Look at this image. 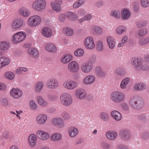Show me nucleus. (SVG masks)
I'll return each mask as SVG.
<instances>
[{
  "label": "nucleus",
  "instance_id": "obj_20",
  "mask_svg": "<svg viewBox=\"0 0 149 149\" xmlns=\"http://www.w3.org/2000/svg\"><path fill=\"white\" fill-rule=\"evenodd\" d=\"M52 123L54 125L60 127H63L64 126L63 120L61 118H55L51 120Z\"/></svg>",
  "mask_w": 149,
  "mask_h": 149
},
{
  "label": "nucleus",
  "instance_id": "obj_59",
  "mask_svg": "<svg viewBox=\"0 0 149 149\" xmlns=\"http://www.w3.org/2000/svg\"><path fill=\"white\" fill-rule=\"evenodd\" d=\"M111 15L112 16H113L117 18H118L120 16V13L118 11H113L111 12Z\"/></svg>",
  "mask_w": 149,
  "mask_h": 149
},
{
  "label": "nucleus",
  "instance_id": "obj_6",
  "mask_svg": "<svg viewBox=\"0 0 149 149\" xmlns=\"http://www.w3.org/2000/svg\"><path fill=\"white\" fill-rule=\"evenodd\" d=\"M84 44L87 49H93L95 47V41L93 38L90 36L85 38L84 41Z\"/></svg>",
  "mask_w": 149,
  "mask_h": 149
},
{
  "label": "nucleus",
  "instance_id": "obj_62",
  "mask_svg": "<svg viewBox=\"0 0 149 149\" xmlns=\"http://www.w3.org/2000/svg\"><path fill=\"white\" fill-rule=\"evenodd\" d=\"M121 106L124 110L125 111L129 110V107L126 103L123 102L122 103Z\"/></svg>",
  "mask_w": 149,
  "mask_h": 149
},
{
  "label": "nucleus",
  "instance_id": "obj_15",
  "mask_svg": "<svg viewBox=\"0 0 149 149\" xmlns=\"http://www.w3.org/2000/svg\"><path fill=\"white\" fill-rule=\"evenodd\" d=\"M24 24V21L22 19L18 18L15 19L12 22L11 28L15 29H17L22 26Z\"/></svg>",
  "mask_w": 149,
  "mask_h": 149
},
{
  "label": "nucleus",
  "instance_id": "obj_13",
  "mask_svg": "<svg viewBox=\"0 0 149 149\" xmlns=\"http://www.w3.org/2000/svg\"><path fill=\"white\" fill-rule=\"evenodd\" d=\"M59 86L58 81L54 79H51L48 80L46 84L47 87L49 89H54Z\"/></svg>",
  "mask_w": 149,
  "mask_h": 149
},
{
  "label": "nucleus",
  "instance_id": "obj_45",
  "mask_svg": "<svg viewBox=\"0 0 149 149\" xmlns=\"http://www.w3.org/2000/svg\"><path fill=\"white\" fill-rule=\"evenodd\" d=\"M61 117L63 120H68L71 118V116L69 113L67 111H63L61 114Z\"/></svg>",
  "mask_w": 149,
  "mask_h": 149
},
{
  "label": "nucleus",
  "instance_id": "obj_3",
  "mask_svg": "<svg viewBox=\"0 0 149 149\" xmlns=\"http://www.w3.org/2000/svg\"><path fill=\"white\" fill-rule=\"evenodd\" d=\"M26 37V34L25 32L22 31L18 32L12 36V42L14 44H18L24 41Z\"/></svg>",
  "mask_w": 149,
  "mask_h": 149
},
{
  "label": "nucleus",
  "instance_id": "obj_33",
  "mask_svg": "<svg viewBox=\"0 0 149 149\" xmlns=\"http://www.w3.org/2000/svg\"><path fill=\"white\" fill-rule=\"evenodd\" d=\"M146 88V85L142 83L135 84L133 87L134 89L137 91H143Z\"/></svg>",
  "mask_w": 149,
  "mask_h": 149
},
{
  "label": "nucleus",
  "instance_id": "obj_24",
  "mask_svg": "<svg viewBox=\"0 0 149 149\" xmlns=\"http://www.w3.org/2000/svg\"><path fill=\"white\" fill-rule=\"evenodd\" d=\"M73 57L70 54H65L63 55L60 59L61 62L63 64H66L72 60Z\"/></svg>",
  "mask_w": 149,
  "mask_h": 149
},
{
  "label": "nucleus",
  "instance_id": "obj_54",
  "mask_svg": "<svg viewBox=\"0 0 149 149\" xmlns=\"http://www.w3.org/2000/svg\"><path fill=\"white\" fill-rule=\"evenodd\" d=\"M84 53V50L81 49H77L74 52L75 55L77 57H81L83 55Z\"/></svg>",
  "mask_w": 149,
  "mask_h": 149
},
{
  "label": "nucleus",
  "instance_id": "obj_18",
  "mask_svg": "<svg viewBox=\"0 0 149 149\" xmlns=\"http://www.w3.org/2000/svg\"><path fill=\"white\" fill-rule=\"evenodd\" d=\"M95 76L89 75L85 77L82 80L83 83L85 85H90L94 83L95 81Z\"/></svg>",
  "mask_w": 149,
  "mask_h": 149
},
{
  "label": "nucleus",
  "instance_id": "obj_1",
  "mask_svg": "<svg viewBox=\"0 0 149 149\" xmlns=\"http://www.w3.org/2000/svg\"><path fill=\"white\" fill-rule=\"evenodd\" d=\"M31 6L34 10L41 12L46 8L47 2L46 0H35L32 2Z\"/></svg>",
  "mask_w": 149,
  "mask_h": 149
},
{
  "label": "nucleus",
  "instance_id": "obj_44",
  "mask_svg": "<svg viewBox=\"0 0 149 149\" xmlns=\"http://www.w3.org/2000/svg\"><path fill=\"white\" fill-rule=\"evenodd\" d=\"M149 43V36L142 38L138 41V43L140 45H145Z\"/></svg>",
  "mask_w": 149,
  "mask_h": 149
},
{
  "label": "nucleus",
  "instance_id": "obj_28",
  "mask_svg": "<svg viewBox=\"0 0 149 149\" xmlns=\"http://www.w3.org/2000/svg\"><path fill=\"white\" fill-rule=\"evenodd\" d=\"M117 133L113 131H109L106 133V136L110 140H114L116 138Z\"/></svg>",
  "mask_w": 149,
  "mask_h": 149
},
{
  "label": "nucleus",
  "instance_id": "obj_10",
  "mask_svg": "<svg viewBox=\"0 0 149 149\" xmlns=\"http://www.w3.org/2000/svg\"><path fill=\"white\" fill-rule=\"evenodd\" d=\"M79 65L75 61H72L69 63L68 66V69L69 72H77L79 70Z\"/></svg>",
  "mask_w": 149,
  "mask_h": 149
},
{
  "label": "nucleus",
  "instance_id": "obj_48",
  "mask_svg": "<svg viewBox=\"0 0 149 149\" xmlns=\"http://www.w3.org/2000/svg\"><path fill=\"white\" fill-rule=\"evenodd\" d=\"M95 71L97 75L99 76L103 77L105 75L104 72L102 70L101 67L99 66L96 67Z\"/></svg>",
  "mask_w": 149,
  "mask_h": 149
},
{
  "label": "nucleus",
  "instance_id": "obj_12",
  "mask_svg": "<svg viewBox=\"0 0 149 149\" xmlns=\"http://www.w3.org/2000/svg\"><path fill=\"white\" fill-rule=\"evenodd\" d=\"M36 134L40 139L43 141L48 139L50 136V134L48 132L42 130L37 131Z\"/></svg>",
  "mask_w": 149,
  "mask_h": 149
},
{
  "label": "nucleus",
  "instance_id": "obj_40",
  "mask_svg": "<svg viewBox=\"0 0 149 149\" xmlns=\"http://www.w3.org/2000/svg\"><path fill=\"white\" fill-rule=\"evenodd\" d=\"M120 136L123 139L127 140L129 139L130 137V132L127 130H124L121 132Z\"/></svg>",
  "mask_w": 149,
  "mask_h": 149
},
{
  "label": "nucleus",
  "instance_id": "obj_25",
  "mask_svg": "<svg viewBox=\"0 0 149 149\" xmlns=\"http://www.w3.org/2000/svg\"><path fill=\"white\" fill-rule=\"evenodd\" d=\"M111 116L115 120L119 121L122 118V116L121 114L118 111L113 110L110 112Z\"/></svg>",
  "mask_w": 149,
  "mask_h": 149
},
{
  "label": "nucleus",
  "instance_id": "obj_42",
  "mask_svg": "<svg viewBox=\"0 0 149 149\" xmlns=\"http://www.w3.org/2000/svg\"><path fill=\"white\" fill-rule=\"evenodd\" d=\"M51 6L52 9L57 12H60L61 10V7L60 5H58L54 1L51 2Z\"/></svg>",
  "mask_w": 149,
  "mask_h": 149
},
{
  "label": "nucleus",
  "instance_id": "obj_41",
  "mask_svg": "<svg viewBox=\"0 0 149 149\" xmlns=\"http://www.w3.org/2000/svg\"><path fill=\"white\" fill-rule=\"evenodd\" d=\"M127 31L126 27L123 26H120L117 27L116 32L118 35H121Z\"/></svg>",
  "mask_w": 149,
  "mask_h": 149
},
{
  "label": "nucleus",
  "instance_id": "obj_26",
  "mask_svg": "<svg viewBox=\"0 0 149 149\" xmlns=\"http://www.w3.org/2000/svg\"><path fill=\"white\" fill-rule=\"evenodd\" d=\"M132 64L136 68L140 67L142 65L143 61L141 58H134L132 60Z\"/></svg>",
  "mask_w": 149,
  "mask_h": 149
},
{
  "label": "nucleus",
  "instance_id": "obj_23",
  "mask_svg": "<svg viewBox=\"0 0 149 149\" xmlns=\"http://www.w3.org/2000/svg\"><path fill=\"white\" fill-rule=\"evenodd\" d=\"M79 131L78 129L73 126L69 127L68 130V133L71 137H74L77 135Z\"/></svg>",
  "mask_w": 149,
  "mask_h": 149
},
{
  "label": "nucleus",
  "instance_id": "obj_36",
  "mask_svg": "<svg viewBox=\"0 0 149 149\" xmlns=\"http://www.w3.org/2000/svg\"><path fill=\"white\" fill-rule=\"evenodd\" d=\"M62 138L61 135L58 133H54L51 136V140L52 141L57 142L61 140Z\"/></svg>",
  "mask_w": 149,
  "mask_h": 149
},
{
  "label": "nucleus",
  "instance_id": "obj_4",
  "mask_svg": "<svg viewBox=\"0 0 149 149\" xmlns=\"http://www.w3.org/2000/svg\"><path fill=\"white\" fill-rule=\"evenodd\" d=\"M110 98L112 101L115 103H119L123 101L125 99V95L122 92L115 91L110 95Z\"/></svg>",
  "mask_w": 149,
  "mask_h": 149
},
{
  "label": "nucleus",
  "instance_id": "obj_38",
  "mask_svg": "<svg viewBox=\"0 0 149 149\" xmlns=\"http://www.w3.org/2000/svg\"><path fill=\"white\" fill-rule=\"evenodd\" d=\"M36 100L38 104L42 107H46L48 104L47 102L42 97L39 96H37Z\"/></svg>",
  "mask_w": 149,
  "mask_h": 149
},
{
  "label": "nucleus",
  "instance_id": "obj_21",
  "mask_svg": "<svg viewBox=\"0 0 149 149\" xmlns=\"http://www.w3.org/2000/svg\"><path fill=\"white\" fill-rule=\"evenodd\" d=\"M41 33L44 36L47 38H49L52 35V31L50 27H44L41 29Z\"/></svg>",
  "mask_w": 149,
  "mask_h": 149
},
{
  "label": "nucleus",
  "instance_id": "obj_30",
  "mask_svg": "<svg viewBox=\"0 0 149 149\" xmlns=\"http://www.w3.org/2000/svg\"><path fill=\"white\" fill-rule=\"evenodd\" d=\"M107 43L109 48L113 49L116 45V42L114 38L112 36H108L106 38Z\"/></svg>",
  "mask_w": 149,
  "mask_h": 149
},
{
  "label": "nucleus",
  "instance_id": "obj_47",
  "mask_svg": "<svg viewBox=\"0 0 149 149\" xmlns=\"http://www.w3.org/2000/svg\"><path fill=\"white\" fill-rule=\"evenodd\" d=\"M92 29L93 31L96 34H100L102 33V29L100 26H94L92 27Z\"/></svg>",
  "mask_w": 149,
  "mask_h": 149
},
{
  "label": "nucleus",
  "instance_id": "obj_2",
  "mask_svg": "<svg viewBox=\"0 0 149 149\" xmlns=\"http://www.w3.org/2000/svg\"><path fill=\"white\" fill-rule=\"evenodd\" d=\"M42 19L40 16L34 15L31 16L27 19V24L31 27H35L39 26L41 23Z\"/></svg>",
  "mask_w": 149,
  "mask_h": 149
},
{
  "label": "nucleus",
  "instance_id": "obj_57",
  "mask_svg": "<svg viewBox=\"0 0 149 149\" xmlns=\"http://www.w3.org/2000/svg\"><path fill=\"white\" fill-rule=\"evenodd\" d=\"M141 6L144 8L149 6V0H140Z\"/></svg>",
  "mask_w": 149,
  "mask_h": 149
},
{
  "label": "nucleus",
  "instance_id": "obj_29",
  "mask_svg": "<svg viewBox=\"0 0 149 149\" xmlns=\"http://www.w3.org/2000/svg\"><path fill=\"white\" fill-rule=\"evenodd\" d=\"M131 14V13L129 10L125 8L122 9L121 17L123 20H127L129 19L130 16Z\"/></svg>",
  "mask_w": 149,
  "mask_h": 149
},
{
  "label": "nucleus",
  "instance_id": "obj_37",
  "mask_svg": "<svg viewBox=\"0 0 149 149\" xmlns=\"http://www.w3.org/2000/svg\"><path fill=\"white\" fill-rule=\"evenodd\" d=\"M130 80V79L129 77H126L123 79L120 83V88L122 89L126 88Z\"/></svg>",
  "mask_w": 149,
  "mask_h": 149
},
{
  "label": "nucleus",
  "instance_id": "obj_5",
  "mask_svg": "<svg viewBox=\"0 0 149 149\" xmlns=\"http://www.w3.org/2000/svg\"><path fill=\"white\" fill-rule=\"evenodd\" d=\"M60 99L61 104L65 106L70 105L72 102L71 96L68 93L62 94L60 96Z\"/></svg>",
  "mask_w": 149,
  "mask_h": 149
},
{
  "label": "nucleus",
  "instance_id": "obj_63",
  "mask_svg": "<svg viewBox=\"0 0 149 149\" xmlns=\"http://www.w3.org/2000/svg\"><path fill=\"white\" fill-rule=\"evenodd\" d=\"M85 21L90 20L92 18V15L90 14H88L85 16L84 17Z\"/></svg>",
  "mask_w": 149,
  "mask_h": 149
},
{
  "label": "nucleus",
  "instance_id": "obj_14",
  "mask_svg": "<svg viewBox=\"0 0 149 149\" xmlns=\"http://www.w3.org/2000/svg\"><path fill=\"white\" fill-rule=\"evenodd\" d=\"M37 137L36 134H31L28 137V143L31 147H34L36 146L37 143Z\"/></svg>",
  "mask_w": 149,
  "mask_h": 149
},
{
  "label": "nucleus",
  "instance_id": "obj_19",
  "mask_svg": "<svg viewBox=\"0 0 149 149\" xmlns=\"http://www.w3.org/2000/svg\"><path fill=\"white\" fill-rule=\"evenodd\" d=\"M11 62V60L8 57L3 56L0 57V69L8 66Z\"/></svg>",
  "mask_w": 149,
  "mask_h": 149
},
{
  "label": "nucleus",
  "instance_id": "obj_11",
  "mask_svg": "<svg viewBox=\"0 0 149 149\" xmlns=\"http://www.w3.org/2000/svg\"><path fill=\"white\" fill-rule=\"evenodd\" d=\"M47 120V115L44 113L38 114L36 116V121L37 124L42 125L45 123Z\"/></svg>",
  "mask_w": 149,
  "mask_h": 149
},
{
  "label": "nucleus",
  "instance_id": "obj_61",
  "mask_svg": "<svg viewBox=\"0 0 149 149\" xmlns=\"http://www.w3.org/2000/svg\"><path fill=\"white\" fill-rule=\"evenodd\" d=\"M102 147L104 149H108L110 148V145L105 142H102L101 143Z\"/></svg>",
  "mask_w": 149,
  "mask_h": 149
},
{
  "label": "nucleus",
  "instance_id": "obj_50",
  "mask_svg": "<svg viewBox=\"0 0 149 149\" xmlns=\"http://www.w3.org/2000/svg\"><path fill=\"white\" fill-rule=\"evenodd\" d=\"M85 2V0H78L73 4V8H78L83 4Z\"/></svg>",
  "mask_w": 149,
  "mask_h": 149
},
{
  "label": "nucleus",
  "instance_id": "obj_16",
  "mask_svg": "<svg viewBox=\"0 0 149 149\" xmlns=\"http://www.w3.org/2000/svg\"><path fill=\"white\" fill-rule=\"evenodd\" d=\"M18 13L19 15L24 17H29L31 14L29 10L25 6H22L19 8Z\"/></svg>",
  "mask_w": 149,
  "mask_h": 149
},
{
  "label": "nucleus",
  "instance_id": "obj_22",
  "mask_svg": "<svg viewBox=\"0 0 149 149\" xmlns=\"http://www.w3.org/2000/svg\"><path fill=\"white\" fill-rule=\"evenodd\" d=\"M138 98L137 97L134 96L130 99L129 104L132 108L135 109L138 106Z\"/></svg>",
  "mask_w": 149,
  "mask_h": 149
},
{
  "label": "nucleus",
  "instance_id": "obj_27",
  "mask_svg": "<svg viewBox=\"0 0 149 149\" xmlns=\"http://www.w3.org/2000/svg\"><path fill=\"white\" fill-rule=\"evenodd\" d=\"M45 49L48 52L52 53H55L57 51V48L56 46L52 43L47 44L45 46Z\"/></svg>",
  "mask_w": 149,
  "mask_h": 149
},
{
  "label": "nucleus",
  "instance_id": "obj_46",
  "mask_svg": "<svg viewBox=\"0 0 149 149\" xmlns=\"http://www.w3.org/2000/svg\"><path fill=\"white\" fill-rule=\"evenodd\" d=\"M148 33L147 29L144 28L140 29L138 31L137 35L139 37H143Z\"/></svg>",
  "mask_w": 149,
  "mask_h": 149
},
{
  "label": "nucleus",
  "instance_id": "obj_32",
  "mask_svg": "<svg viewBox=\"0 0 149 149\" xmlns=\"http://www.w3.org/2000/svg\"><path fill=\"white\" fill-rule=\"evenodd\" d=\"M44 86V83L42 81L37 82L35 85L34 89L36 92L39 93L43 89Z\"/></svg>",
  "mask_w": 149,
  "mask_h": 149
},
{
  "label": "nucleus",
  "instance_id": "obj_52",
  "mask_svg": "<svg viewBox=\"0 0 149 149\" xmlns=\"http://www.w3.org/2000/svg\"><path fill=\"white\" fill-rule=\"evenodd\" d=\"M6 78L10 80H13L15 77L14 74L11 72H7L5 74Z\"/></svg>",
  "mask_w": 149,
  "mask_h": 149
},
{
  "label": "nucleus",
  "instance_id": "obj_7",
  "mask_svg": "<svg viewBox=\"0 0 149 149\" xmlns=\"http://www.w3.org/2000/svg\"><path fill=\"white\" fill-rule=\"evenodd\" d=\"M63 85L65 88L69 90H72L76 88L78 85L77 83L74 81L67 80L63 83Z\"/></svg>",
  "mask_w": 149,
  "mask_h": 149
},
{
  "label": "nucleus",
  "instance_id": "obj_35",
  "mask_svg": "<svg viewBox=\"0 0 149 149\" xmlns=\"http://www.w3.org/2000/svg\"><path fill=\"white\" fill-rule=\"evenodd\" d=\"M115 73L118 75L124 76L126 74L125 68L123 66H120L117 68L114 71Z\"/></svg>",
  "mask_w": 149,
  "mask_h": 149
},
{
  "label": "nucleus",
  "instance_id": "obj_43",
  "mask_svg": "<svg viewBox=\"0 0 149 149\" xmlns=\"http://www.w3.org/2000/svg\"><path fill=\"white\" fill-rule=\"evenodd\" d=\"M63 33L66 35L68 36H72L73 33V30L69 27H66L63 30Z\"/></svg>",
  "mask_w": 149,
  "mask_h": 149
},
{
  "label": "nucleus",
  "instance_id": "obj_9",
  "mask_svg": "<svg viewBox=\"0 0 149 149\" xmlns=\"http://www.w3.org/2000/svg\"><path fill=\"white\" fill-rule=\"evenodd\" d=\"M82 71L85 73L90 72L93 68V64L91 62H86L82 64L80 67Z\"/></svg>",
  "mask_w": 149,
  "mask_h": 149
},
{
  "label": "nucleus",
  "instance_id": "obj_55",
  "mask_svg": "<svg viewBox=\"0 0 149 149\" xmlns=\"http://www.w3.org/2000/svg\"><path fill=\"white\" fill-rule=\"evenodd\" d=\"M28 71L27 68L24 67H19L17 68L15 71L17 74H20L23 72H26Z\"/></svg>",
  "mask_w": 149,
  "mask_h": 149
},
{
  "label": "nucleus",
  "instance_id": "obj_60",
  "mask_svg": "<svg viewBox=\"0 0 149 149\" xmlns=\"http://www.w3.org/2000/svg\"><path fill=\"white\" fill-rule=\"evenodd\" d=\"M65 17L66 15L65 14H62L60 15L58 18V21L61 22H63L65 19Z\"/></svg>",
  "mask_w": 149,
  "mask_h": 149
},
{
  "label": "nucleus",
  "instance_id": "obj_49",
  "mask_svg": "<svg viewBox=\"0 0 149 149\" xmlns=\"http://www.w3.org/2000/svg\"><path fill=\"white\" fill-rule=\"evenodd\" d=\"M9 45L7 42L4 41L0 42V48L3 50H6L9 48Z\"/></svg>",
  "mask_w": 149,
  "mask_h": 149
},
{
  "label": "nucleus",
  "instance_id": "obj_8",
  "mask_svg": "<svg viewBox=\"0 0 149 149\" xmlns=\"http://www.w3.org/2000/svg\"><path fill=\"white\" fill-rule=\"evenodd\" d=\"M10 94L13 98L18 99L21 97L23 94L22 91L18 88H13L10 91Z\"/></svg>",
  "mask_w": 149,
  "mask_h": 149
},
{
  "label": "nucleus",
  "instance_id": "obj_58",
  "mask_svg": "<svg viewBox=\"0 0 149 149\" xmlns=\"http://www.w3.org/2000/svg\"><path fill=\"white\" fill-rule=\"evenodd\" d=\"M47 97L48 99L51 101H55L57 98V96L54 94H49L48 95Z\"/></svg>",
  "mask_w": 149,
  "mask_h": 149
},
{
  "label": "nucleus",
  "instance_id": "obj_64",
  "mask_svg": "<svg viewBox=\"0 0 149 149\" xmlns=\"http://www.w3.org/2000/svg\"><path fill=\"white\" fill-rule=\"evenodd\" d=\"M139 68L140 69L143 70H146L148 69V66L147 65H142Z\"/></svg>",
  "mask_w": 149,
  "mask_h": 149
},
{
  "label": "nucleus",
  "instance_id": "obj_34",
  "mask_svg": "<svg viewBox=\"0 0 149 149\" xmlns=\"http://www.w3.org/2000/svg\"><path fill=\"white\" fill-rule=\"evenodd\" d=\"M99 117L102 121L104 122L109 121L110 118L109 114L105 112H100L99 115Z\"/></svg>",
  "mask_w": 149,
  "mask_h": 149
},
{
  "label": "nucleus",
  "instance_id": "obj_31",
  "mask_svg": "<svg viewBox=\"0 0 149 149\" xmlns=\"http://www.w3.org/2000/svg\"><path fill=\"white\" fill-rule=\"evenodd\" d=\"M28 54L34 58H36L39 56L38 51L36 49L31 47L29 48L27 50Z\"/></svg>",
  "mask_w": 149,
  "mask_h": 149
},
{
  "label": "nucleus",
  "instance_id": "obj_53",
  "mask_svg": "<svg viewBox=\"0 0 149 149\" xmlns=\"http://www.w3.org/2000/svg\"><path fill=\"white\" fill-rule=\"evenodd\" d=\"M96 47L98 51H101L103 50L104 48L103 42L100 40L98 41L97 42Z\"/></svg>",
  "mask_w": 149,
  "mask_h": 149
},
{
  "label": "nucleus",
  "instance_id": "obj_39",
  "mask_svg": "<svg viewBox=\"0 0 149 149\" xmlns=\"http://www.w3.org/2000/svg\"><path fill=\"white\" fill-rule=\"evenodd\" d=\"M67 16L68 19L72 21H75L78 18V16L75 13L71 12H68Z\"/></svg>",
  "mask_w": 149,
  "mask_h": 149
},
{
  "label": "nucleus",
  "instance_id": "obj_17",
  "mask_svg": "<svg viewBox=\"0 0 149 149\" xmlns=\"http://www.w3.org/2000/svg\"><path fill=\"white\" fill-rule=\"evenodd\" d=\"M75 94L77 98L80 100L84 98L86 96V91L81 88L77 89L75 92Z\"/></svg>",
  "mask_w": 149,
  "mask_h": 149
},
{
  "label": "nucleus",
  "instance_id": "obj_51",
  "mask_svg": "<svg viewBox=\"0 0 149 149\" xmlns=\"http://www.w3.org/2000/svg\"><path fill=\"white\" fill-rule=\"evenodd\" d=\"M136 24L138 27L141 28L146 26L147 22L146 20L138 21L136 22Z\"/></svg>",
  "mask_w": 149,
  "mask_h": 149
},
{
  "label": "nucleus",
  "instance_id": "obj_56",
  "mask_svg": "<svg viewBox=\"0 0 149 149\" xmlns=\"http://www.w3.org/2000/svg\"><path fill=\"white\" fill-rule=\"evenodd\" d=\"M29 106L33 110H36L37 108V105L33 100H31L30 101Z\"/></svg>",
  "mask_w": 149,
  "mask_h": 149
}]
</instances>
